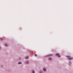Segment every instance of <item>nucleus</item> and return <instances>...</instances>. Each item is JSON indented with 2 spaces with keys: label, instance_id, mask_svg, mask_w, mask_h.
Wrapping results in <instances>:
<instances>
[{
  "label": "nucleus",
  "instance_id": "10",
  "mask_svg": "<svg viewBox=\"0 0 73 73\" xmlns=\"http://www.w3.org/2000/svg\"><path fill=\"white\" fill-rule=\"evenodd\" d=\"M26 64H29V62L27 61L26 62Z\"/></svg>",
  "mask_w": 73,
  "mask_h": 73
},
{
  "label": "nucleus",
  "instance_id": "6",
  "mask_svg": "<svg viewBox=\"0 0 73 73\" xmlns=\"http://www.w3.org/2000/svg\"><path fill=\"white\" fill-rule=\"evenodd\" d=\"M18 64H21V62H19L18 63Z\"/></svg>",
  "mask_w": 73,
  "mask_h": 73
},
{
  "label": "nucleus",
  "instance_id": "4",
  "mask_svg": "<svg viewBox=\"0 0 73 73\" xmlns=\"http://www.w3.org/2000/svg\"><path fill=\"white\" fill-rule=\"evenodd\" d=\"M28 58H29V57H28V56H27L25 58V59H28Z\"/></svg>",
  "mask_w": 73,
  "mask_h": 73
},
{
  "label": "nucleus",
  "instance_id": "3",
  "mask_svg": "<svg viewBox=\"0 0 73 73\" xmlns=\"http://www.w3.org/2000/svg\"><path fill=\"white\" fill-rule=\"evenodd\" d=\"M43 71H44V72H45L46 71V69L44 68H43Z\"/></svg>",
  "mask_w": 73,
  "mask_h": 73
},
{
  "label": "nucleus",
  "instance_id": "9",
  "mask_svg": "<svg viewBox=\"0 0 73 73\" xmlns=\"http://www.w3.org/2000/svg\"><path fill=\"white\" fill-rule=\"evenodd\" d=\"M5 46H7V44H5Z\"/></svg>",
  "mask_w": 73,
  "mask_h": 73
},
{
  "label": "nucleus",
  "instance_id": "1",
  "mask_svg": "<svg viewBox=\"0 0 73 73\" xmlns=\"http://www.w3.org/2000/svg\"><path fill=\"white\" fill-rule=\"evenodd\" d=\"M67 57L68 58V60H72V58H71L70 56H67Z\"/></svg>",
  "mask_w": 73,
  "mask_h": 73
},
{
  "label": "nucleus",
  "instance_id": "2",
  "mask_svg": "<svg viewBox=\"0 0 73 73\" xmlns=\"http://www.w3.org/2000/svg\"><path fill=\"white\" fill-rule=\"evenodd\" d=\"M56 56H58L59 57H60V55H59V53H57L56 54Z\"/></svg>",
  "mask_w": 73,
  "mask_h": 73
},
{
  "label": "nucleus",
  "instance_id": "12",
  "mask_svg": "<svg viewBox=\"0 0 73 73\" xmlns=\"http://www.w3.org/2000/svg\"><path fill=\"white\" fill-rule=\"evenodd\" d=\"M1 49V47H0V49Z\"/></svg>",
  "mask_w": 73,
  "mask_h": 73
},
{
  "label": "nucleus",
  "instance_id": "5",
  "mask_svg": "<svg viewBox=\"0 0 73 73\" xmlns=\"http://www.w3.org/2000/svg\"><path fill=\"white\" fill-rule=\"evenodd\" d=\"M48 59L49 60H52V58H49Z\"/></svg>",
  "mask_w": 73,
  "mask_h": 73
},
{
  "label": "nucleus",
  "instance_id": "7",
  "mask_svg": "<svg viewBox=\"0 0 73 73\" xmlns=\"http://www.w3.org/2000/svg\"><path fill=\"white\" fill-rule=\"evenodd\" d=\"M0 40H3V38H0Z\"/></svg>",
  "mask_w": 73,
  "mask_h": 73
},
{
  "label": "nucleus",
  "instance_id": "8",
  "mask_svg": "<svg viewBox=\"0 0 73 73\" xmlns=\"http://www.w3.org/2000/svg\"><path fill=\"white\" fill-rule=\"evenodd\" d=\"M32 73H35V71H34V70H33Z\"/></svg>",
  "mask_w": 73,
  "mask_h": 73
},
{
  "label": "nucleus",
  "instance_id": "11",
  "mask_svg": "<svg viewBox=\"0 0 73 73\" xmlns=\"http://www.w3.org/2000/svg\"><path fill=\"white\" fill-rule=\"evenodd\" d=\"M35 56H36H36H37V55H36V54H35Z\"/></svg>",
  "mask_w": 73,
  "mask_h": 73
}]
</instances>
